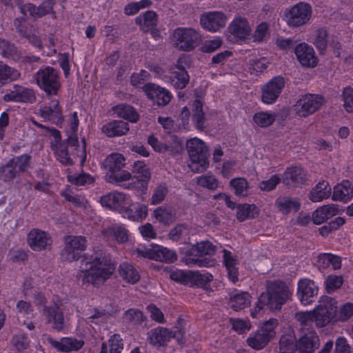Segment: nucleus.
<instances>
[{
    "label": "nucleus",
    "mask_w": 353,
    "mask_h": 353,
    "mask_svg": "<svg viewBox=\"0 0 353 353\" xmlns=\"http://www.w3.org/2000/svg\"><path fill=\"white\" fill-rule=\"evenodd\" d=\"M126 212L129 219L133 221H141L148 215V208L144 204H133L130 206Z\"/></svg>",
    "instance_id": "3c124183"
},
{
    "label": "nucleus",
    "mask_w": 353,
    "mask_h": 353,
    "mask_svg": "<svg viewBox=\"0 0 353 353\" xmlns=\"http://www.w3.org/2000/svg\"><path fill=\"white\" fill-rule=\"evenodd\" d=\"M338 209L334 204L325 205L318 208L312 214V221L316 225H320L327 219L338 214Z\"/></svg>",
    "instance_id": "c756f323"
},
{
    "label": "nucleus",
    "mask_w": 353,
    "mask_h": 353,
    "mask_svg": "<svg viewBox=\"0 0 353 353\" xmlns=\"http://www.w3.org/2000/svg\"><path fill=\"white\" fill-rule=\"evenodd\" d=\"M312 8L309 3L299 2L286 9L284 19L290 28H299L307 24L311 19Z\"/></svg>",
    "instance_id": "423d86ee"
},
{
    "label": "nucleus",
    "mask_w": 353,
    "mask_h": 353,
    "mask_svg": "<svg viewBox=\"0 0 353 353\" xmlns=\"http://www.w3.org/2000/svg\"><path fill=\"white\" fill-rule=\"evenodd\" d=\"M319 345V337L314 331L305 334L297 341V350L299 353H314Z\"/></svg>",
    "instance_id": "4be33fe9"
},
{
    "label": "nucleus",
    "mask_w": 353,
    "mask_h": 353,
    "mask_svg": "<svg viewBox=\"0 0 353 353\" xmlns=\"http://www.w3.org/2000/svg\"><path fill=\"white\" fill-rule=\"evenodd\" d=\"M20 77V72L0 61V85Z\"/></svg>",
    "instance_id": "a18cd8bd"
},
{
    "label": "nucleus",
    "mask_w": 353,
    "mask_h": 353,
    "mask_svg": "<svg viewBox=\"0 0 353 353\" xmlns=\"http://www.w3.org/2000/svg\"><path fill=\"white\" fill-rule=\"evenodd\" d=\"M223 262L228 271L229 279L235 283L239 280V270L237 259L231 252L223 250Z\"/></svg>",
    "instance_id": "c9c22d12"
},
{
    "label": "nucleus",
    "mask_w": 353,
    "mask_h": 353,
    "mask_svg": "<svg viewBox=\"0 0 353 353\" xmlns=\"http://www.w3.org/2000/svg\"><path fill=\"white\" fill-rule=\"evenodd\" d=\"M0 49L1 54L6 58L15 59L19 57L20 53L17 48L13 44L0 39Z\"/></svg>",
    "instance_id": "680f3d73"
},
{
    "label": "nucleus",
    "mask_w": 353,
    "mask_h": 353,
    "mask_svg": "<svg viewBox=\"0 0 353 353\" xmlns=\"http://www.w3.org/2000/svg\"><path fill=\"white\" fill-rule=\"evenodd\" d=\"M170 78L171 83L176 89L184 88L190 79L187 71H172Z\"/></svg>",
    "instance_id": "5fc2aeb1"
},
{
    "label": "nucleus",
    "mask_w": 353,
    "mask_h": 353,
    "mask_svg": "<svg viewBox=\"0 0 353 353\" xmlns=\"http://www.w3.org/2000/svg\"><path fill=\"white\" fill-rule=\"evenodd\" d=\"M32 122L35 126L43 129L46 132L52 137L50 148L57 160L61 163L65 165H72L77 158L79 159L81 163L85 162L86 159L85 138L81 140V145L77 143V146L71 147L68 142V139L62 141L61 133L58 130L46 127L33 119Z\"/></svg>",
    "instance_id": "f03ea898"
},
{
    "label": "nucleus",
    "mask_w": 353,
    "mask_h": 353,
    "mask_svg": "<svg viewBox=\"0 0 353 353\" xmlns=\"http://www.w3.org/2000/svg\"><path fill=\"white\" fill-rule=\"evenodd\" d=\"M61 194L67 201L72 203L75 207L86 208L88 205V200L84 196L75 194L70 190L67 189L63 191Z\"/></svg>",
    "instance_id": "603ef678"
},
{
    "label": "nucleus",
    "mask_w": 353,
    "mask_h": 353,
    "mask_svg": "<svg viewBox=\"0 0 353 353\" xmlns=\"http://www.w3.org/2000/svg\"><path fill=\"white\" fill-rule=\"evenodd\" d=\"M34 79L39 87L48 94H56L60 88L58 72L52 67L40 69L36 73Z\"/></svg>",
    "instance_id": "6e6552de"
},
{
    "label": "nucleus",
    "mask_w": 353,
    "mask_h": 353,
    "mask_svg": "<svg viewBox=\"0 0 353 353\" xmlns=\"http://www.w3.org/2000/svg\"><path fill=\"white\" fill-rule=\"evenodd\" d=\"M318 293V287L310 279H305L298 283V296L301 303L304 305L311 304Z\"/></svg>",
    "instance_id": "f3484780"
},
{
    "label": "nucleus",
    "mask_w": 353,
    "mask_h": 353,
    "mask_svg": "<svg viewBox=\"0 0 353 353\" xmlns=\"http://www.w3.org/2000/svg\"><path fill=\"white\" fill-rule=\"evenodd\" d=\"M275 119V114L265 112H257L253 117L254 123L261 128H266L271 125L274 122Z\"/></svg>",
    "instance_id": "4d7b16f0"
},
{
    "label": "nucleus",
    "mask_w": 353,
    "mask_h": 353,
    "mask_svg": "<svg viewBox=\"0 0 353 353\" xmlns=\"http://www.w3.org/2000/svg\"><path fill=\"white\" fill-rule=\"evenodd\" d=\"M14 24L19 34L26 38L30 43L36 47H41V41L39 37L35 33V29L32 25L26 23L24 18L16 19Z\"/></svg>",
    "instance_id": "5701e85b"
},
{
    "label": "nucleus",
    "mask_w": 353,
    "mask_h": 353,
    "mask_svg": "<svg viewBox=\"0 0 353 353\" xmlns=\"http://www.w3.org/2000/svg\"><path fill=\"white\" fill-rule=\"evenodd\" d=\"M32 157L28 154L14 157L7 163L0 166V180L5 183L12 182L17 179L16 185L19 189L23 188L29 190L31 189V183L25 179L19 178L21 172H26L30 167Z\"/></svg>",
    "instance_id": "7ed1b4c3"
},
{
    "label": "nucleus",
    "mask_w": 353,
    "mask_h": 353,
    "mask_svg": "<svg viewBox=\"0 0 353 353\" xmlns=\"http://www.w3.org/2000/svg\"><path fill=\"white\" fill-rule=\"evenodd\" d=\"M307 181V172L299 166L288 168L282 175V182L288 188L301 187L306 184Z\"/></svg>",
    "instance_id": "f8f14e48"
},
{
    "label": "nucleus",
    "mask_w": 353,
    "mask_h": 353,
    "mask_svg": "<svg viewBox=\"0 0 353 353\" xmlns=\"http://www.w3.org/2000/svg\"><path fill=\"white\" fill-rule=\"evenodd\" d=\"M292 294L286 284L281 281H268L266 291L261 294L257 301V307L262 310L268 306L272 311L280 310L290 299Z\"/></svg>",
    "instance_id": "20e7f679"
},
{
    "label": "nucleus",
    "mask_w": 353,
    "mask_h": 353,
    "mask_svg": "<svg viewBox=\"0 0 353 353\" xmlns=\"http://www.w3.org/2000/svg\"><path fill=\"white\" fill-rule=\"evenodd\" d=\"M325 102L324 97L321 95L304 94L294 104V111L300 117H307L319 110Z\"/></svg>",
    "instance_id": "0eeeda50"
},
{
    "label": "nucleus",
    "mask_w": 353,
    "mask_h": 353,
    "mask_svg": "<svg viewBox=\"0 0 353 353\" xmlns=\"http://www.w3.org/2000/svg\"><path fill=\"white\" fill-rule=\"evenodd\" d=\"M67 123L66 133L68 134V142L70 144L71 147H75L79 143L77 132L79 120L77 112H72L69 116Z\"/></svg>",
    "instance_id": "2f4dec72"
},
{
    "label": "nucleus",
    "mask_w": 353,
    "mask_h": 353,
    "mask_svg": "<svg viewBox=\"0 0 353 353\" xmlns=\"http://www.w3.org/2000/svg\"><path fill=\"white\" fill-rule=\"evenodd\" d=\"M193 116L192 119L199 130L205 128V117L203 111V104L200 100H195L192 104Z\"/></svg>",
    "instance_id": "864d4df0"
},
{
    "label": "nucleus",
    "mask_w": 353,
    "mask_h": 353,
    "mask_svg": "<svg viewBox=\"0 0 353 353\" xmlns=\"http://www.w3.org/2000/svg\"><path fill=\"white\" fill-rule=\"evenodd\" d=\"M285 86L281 77H275L268 81L262 88V101L266 104H272L281 94Z\"/></svg>",
    "instance_id": "ddd939ff"
},
{
    "label": "nucleus",
    "mask_w": 353,
    "mask_h": 353,
    "mask_svg": "<svg viewBox=\"0 0 353 353\" xmlns=\"http://www.w3.org/2000/svg\"><path fill=\"white\" fill-rule=\"evenodd\" d=\"M125 165V159L119 153H112L108 155L103 162V167L106 169L108 173H113L120 171Z\"/></svg>",
    "instance_id": "e433bc0d"
},
{
    "label": "nucleus",
    "mask_w": 353,
    "mask_h": 353,
    "mask_svg": "<svg viewBox=\"0 0 353 353\" xmlns=\"http://www.w3.org/2000/svg\"><path fill=\"white\" fill-rule=\"evenodd\" d=\"M297 350V341L293 332L281 336L279 341L281 353H293Z\"/></svg>",
    "instance_id": "a19ab883"
},
{
    "label": "nucleus",
    "mask_w": 353,
    "mask_h": 353,
    "mask_svg": "<svg viewBox=\"0 0 353 353\" xmlns=\"http://www.w3.org/2000/svg\"><path fill=\"white\" fill-rule=\"evenodd\" d=\"M251 303V296L246 292H233L230 294L229 304L235 311L248 307Z\"/></svg>",
    "instance_id": "72a5a7b5"
},
{
    "label": "nucleus",
    "mask_w": 353,
    "mask_h": 353,
    "mask_svg": "<svg viewBox=\"0 0 353 353\" xmlns=\"http://www.w3.org/2000/svg\"><path fill=\"white\" fill-rule=\"evenodd\" d=\"M114 269L110 256L103 250L97 249L90 256L88 254L84 256L77 279L83 285H99L110 277Z\"/></svg>",
    "instance_id": "f257e3e1"
},
{
    "label": "nucleus",
    "mask_w": 353,
    "mask_h": 353,
    "mask_svg": "<svg viewBox=\"0 0 353 353\" xmlns=\"http://www.w3.org/2000/svg\"><path fill=\"white\" fill-rule=\"evenodd\" d=\"M114 112L118 117L128 120L132 123H136L139 118V114L131 105L120 104L114 108Z\"/></svg>",
    "instance_id": "37998d69"
},
{
    "label": "nucleus",
    "mask_w": 353,
    "mask_h": 353,
    "mask_svg": "<svg viewBox=\"0 0 353 353\" xmlns=\"http://www.w3.org/2000/svg\"><path fill=\"white\" fill-rule=\"evenodd\" d=\"M276 208L283 214H288L292 212H297L301 203L298 199L289 196H280L274 203Z\"/></svg>",
    "instance_id": "a878e982"
},
{
    "label": "nucleus",
    "mask_w": 353,
    "mask_h": 353,
    "mask_svg": "<svg viewBox=\"0 0 353 353\" xmlns=\"http://www.w3.org/2000/svg\"><path fill=\"white\" fill-rule=\"evenodd\" d=\"M145 319L142 312L138 309H129L123 314V320L133 325L141 324Z\"/></svg>",
    "instance_id": "052dcab7"
},
{
    "label": "nucleus",
    "mask_w": 353,
    "mask_h": 353,
    "mask_svg": "<svg viewBox=\"0 0 353 353\" xmlns=\"http://www.w3.org/2000/svg\"><path fill=\"white\" fill-rule=\"evenodd\" d=\"M230 185L234 188L238 196H246L248 194V182L243 178H236L230 181Z\"/></svg>",
    "instance_id": "13d9d810"
},
{
    "label": "nucleus",
    "mask_w": 353,
    "mask_h": 353,
    "mask_svg": "<svg viewBox=\"0 0 353 353\" xmlns=\"http://www.w3.org/2000/svg\"><path fill=\"white\" fill-rule=\"evenodd\" d=\"M279 325L278 320L276 319H270L265 321L259 330L263 332L270 341L276 336L275 329Z\"/></svg>",
    "instance_id": "0e129e2a"
},
{
    "label": "nucleus",
    "mask_w": 353,
    "mask_h": 353,
    "mask_svg": "<svg viewBox=\"0 0 353 353\" xmlns=\"http://www.w3.org/2000/svg\"><path fill=\"white\" fill-rule=\"evenodd\" d=\"M343 107L349 113H353V89L346 87L343 92Z\"/></svg>",
    "instance_id": "774afa93"
},
{
    "label": "nucleus",
    "mask_w": 353,
    "mask_h": 353,
    "mask_svg": "<svg viewBox=\"0 0 353 353\" xmlns=\"http://www.w3.org/2000/svg\"><path fill=\"white\" fill-rule=\"evenodd\" d=\"M102 132L109 137L125 135L129 131L128 123L123 121H112L103 125Z\"/></svg>",
    "instance_id": "c85d7f7f"
},
{
    "label": "nucleus",
    "mask_w": 353,
    "mask_h": 353,
    "mask_svg": "<svg viewBox=\"0 0 353 353\" xmlns=\"http://www.w3.org/2000/svg\"><path fill=\"white\" fill-rule=\"evenodd\" d=\"M154 219L160 223L170 225L175 221L174 210L168 207L161 206L153 212Z\"/></svg>",
    "instance_id": "79ce46f5"
},
{
    "label": "nucleus",
    "mask_w": 353,
    "mask_h": 353,
    "mask_svg": "<svg viewBox=\"0 0 353 353\" xmlns=\"http://www.w3.org/2000/svg\"><path fill=\"white\" fill-rule=\"evenodd\" d=\"M39 114L44 120L54 123L57 124L63 121L61 108L57 100H52L49 105L41 107Z\"/></svg>",
    "instance_id": "b1692460"
},
{
    "label": "nucleus",
    "mask_w": 353,
    "mask_h": 353,
    "mask_svg": "<svg viewBox=\"0 0 353 353\" xmlns=\"http://www.w3.org/2000/svg\"><path fill=\"white\" fill-rule=\"evenodd\" d=\"M189 274V284L199 287H205L213 279V276L209 272L202 274L199 271L190 270Z\"/></svg>",
    "instance_id": "de8ad7c7"
},
{
    "label": "nucleus",
    "mask_w": 353,
    "mask_h": 353,
    "mask_svg": "<svg viewBox=\"0 0 353 353\" xmlns=\"http://www.w3.org/2000/svg\"><path fill=\"white\" fill-rule=\"evenodd\" d=\"M316 265L319 270H325L330 265L334 270H338L341 267V259L336 255L322 253L318 256Z\"/></svg>",
    "instance_id": "4c0bfd02"
},
{
    "label": "nucleus",
    "mask_w": 353,
    "mask_h": 353,
    "mask_svg": "<svg viewBox=\"0 0 353 353\" xmlns=\"http://www.w3.org/2000/svg\"><path fill=\"white\" fill-rule=\"evenodd\" d=\"M187 150L190 157V169L195 173L205 172L209 167V152L205 143L196 137L188 140Z\"/></svg>",
    "instance_id": "39448f33"
},
{
    "label": "nucleus",
    "mask_w": 353,
    "mask_h": 353,
    "mask_svg": "<svg viewBox=\"0 0 353 353\" xmlns=\"http://www.w3.org/2000/svg\"><path fill=\"white\" fill-rule=\"evenodd\" d=\"M106 180L109 183H115L125 188L132 189L139 184L138 177L133 176L128 171H117L113 173H107Z\"/></svg>",
    "instance_id": "a211bd4d"
},
{
    "label": "nucleus",
    "mask_w": 353,
    "mask_h": 353,
    "mask_svg": "<svg viewBox=\"0 0 353 353\" xmlns=\"http://www.w3.org/2000/svg\"><path fill=\"white\" fill-rule=\"evenodd\" d=\"M331 191L332 188L328 182L322 181L312 189L308 197L312 202H321L330 196Z\"/></svg>",
    "instance_id": "473e14b6"
},
{
    "label": "nucleus",
    "mask_w": 353,
    "mask_h": 353,
    "mask_svg": "<svg viewBox=\"0 0 353 353\" xmlns=\"http://www.w3.org/2000/svg\"><path fill=\"white\" fill-rule=\"evenodd\" d=\"M172 337V332L163 327L152 329L148 332V341L153 345H164Z\"/></svg>",
    "instance_id": "bb28decb"
},
{
    "label": "nucleus",
    "mask_w": 353,
    "mask_h": 353,
    "mask_svg": "<svg viewBox=\"0 0 353 353\" xmlns=\"http://www.w3.org/2000/svg\"><path fill=\"white\" fill-rule=\"evenodd\" d=\"M269 342L270 340L268 337L259 330L255 332L251 333L247 339L248 345L250 347L257 350L265 347Z\"/></svg>",
    "instance_id": "c03bdc74"
},
{
    "label": "nucleus",
    "mask_w": 353,
    "mask_h": 353,
    "mask_svg": "<svg viewBox=\"0 0 353 353\" xmlns=\"http://www.w3.org/2000/svg\"><path fill=\"white\" fill-rule=\"evenodd\" d=\"M48 342L59 352H70L77 351L82 347L84 342L73 338H63L60 341H56L51 337L47 339Z\"/></svg>",
    "instance_id": "393cba45"
},
{
    "label": "nucleus",
    "mask_w": 353,
    "mask_h": 353,
    "mask_svg": "<svg viewBox=\"0 0 353 353\" xmlns=\"http://www.w3.org/2000/svg\"><path fill=\"white\" fill-rule=\"evenodd\" d=\"M258 214L257 208L254 204L244 203L237 205L236 218L240 221L253 219Z\"/></svg>",
    "instance_id": "49530a36"
},
{
    "label": "nucleus",
    "mask_w": 353,
    "mask_h": 353,
    "mask_svg": "<svg viewBox=\"0 0 353 353\" xmlns=\"http://www.w3.org/2000/svg\"><path fill=\"white\" fill-rule=\"evenodd\" d=\"M334 299L330 297H326L318 306L313 310L315 316L314 322L318 327H323L331 322H334Z\"/></svg>",
    "instance_id": "9d476101"
},
{
    "label": "nucleus",
    "mask_w": 353,
    "mask_h": 353,
    "mask_svg": "<svg viewBox=\"0 0 353 353\" xmlns=\"http://www.w3.org/2000/svg\"><path fill=\"white\" fill-rule=\"evenodd\" d=\"M101 205L110 210H121L128 205V199L125 194L112 192L101 196L100 199Z\"/></svg>",
    "instance_id": "aec40b11"
},
{
    "label": "nucleus",
    "mask_w": 353,
    "mask_h": 353,
    "mask_svg": "<svg viewBox=\"0 0 353 353\" xmlns=\"http://www.w3.org/2000/svg\"><path fill=\"white\" fill-rule=\"evenodd\" d=\"M215 250L216 247L208 241L197 243L192 249L193 254L198 256H212Z\"/></svg>",
    "instance_id": "8fccbe9b"
},
{
    "label": "nucleus",
    "mask_w": 353,
    "mask_h": 353,
    "mask_svg": "<svg viewBox=\"0 0 353 353\" xmlns=\"http://www.w3.org/2000/svg\"><path fill=\"white\" fill-rule=\"evenodd\" d=\"M119 273L124 281L131 284L137 283L140 279L139 274L133 265L127 262L119 265Z\"/></svg>",
    "instance_id": "58836bf2"
},
{
    "label": "nucleus",
    "mask_w": 353,
    "mask_h": 353,
    "mask_svg": "<svg viewBox=\"0 0 353 353\" xmlns=\"http://www.w3.org/2000/svg\"><path fill=\"white\" fill-rule=\"evenodd\" d=\"M334 322L337 321H345L348 320L353 314V304L351 303H347L342 307L337 310L336 302L334 299Z\"/></svg>",
    "instance_id": "09e8293b"
},
{
    "label": "nucleus",
    "mask_w": 353,
    "mask_h": 353,
    "mask_svg": "<svg viewBox=\"0 0 353 353\" xmlns=\"http://www.w3.org/2000/svg\"><path fill=\"white\" fill-rule=\"evenodd\" d=\"M43 315L46 317L48 323H52V327L61 331L65 325L63 309L61 305L54 303L52 305H45L43 308Z\"/></svg>",
    "instance_id": "2eb2a0df"
},
{
    "label": "nucleus",
    "mask_w": 353,
    "mask_h": 353,
    "mask_svg": "<svg viewBox=\"0 0 353 353\" xmlns=\"http://www.w3.org/2000/svg\"><path fill=\"white\" fill-rule=\"evenodd\" d=\"M327 30L325 28H319L315 31L313 43L321 53H323L327 48Z\"/></svg>",
    "instance_id": "6e6d98bb"
},
{
    "label": "nucleus",
    "mask_w": 353,
    "mask_h": 353,
    "mask_svg": "<svg viewBox=\"0 0 353 353\" xmlns=\"http://www.w3.org/2000/svg\"><path fill=\"white\" fill-rule=\"evenodd\" d=\"M135 21L143 31L147 32L157 26V16L154 11L148 10L137 17Z\"/></svg>",
    "instance_id": "ea45409f"
},
{
    "label": "nucleus",
    "mask_w": 353,
    "mask_h": 353,
    "mask_svg": "<svg viewBox=\"0 0 353 353\" xmlns=\"http://www.w3.org/2000/svg\"><path fill=\"white\" fill-rule=\"evenodd\" d=\"M27 241L28 245L34 251L46 250L51 245L50 236L44 231L34 228L28 234Z\"/></svg>",
    "instance_id": "dca6fc26"
},
{
    "label": "nucleus",
    "mask_w": 353,
    "mask_h": 353,
    "mask_svg": "<svg viewBox=\"0 0 353 353\" xmlns=\"http://www.w3.org/2000/svg\"><path fill=\"white\" fill-rule=\"evenodd\" d=\"M353 196V187L349 181H343L334 186L332 199L334 201H347Z\"/></svg>",
    "instance_id": "f704fd0d"
},
{
    "label": "nucleus",
    "mask_w": 353,
    "mask_h": 353,
    "mask_svg": "<svg viewBox=\"0 0 353 353\" xmlns=\"http://www.w3.org/2000/svg\"><path fill=\"white\" fill-rule=\"evenodd\" d=\"M65 243L79 253L84 251L87 247V240L82 236H69L65 239Z\"/></svg>",
    "instance_id": "bf43d9fd"
},
{
    "label": "nucleus",
    "mask_w": 353,
    "mask_h": 353,
    "mask_svg": "<svg viewBox=\"0 0 353 353\" xmlns=\"http://www.w3.org/2000/svg\"><path fill=\"white\" fill-rule=\"evenodd\" d=\"M173 39L179 49L190 51L199 43L201 35L192 28H177L173 32Z\"/></svg>",
    "instance_id": "1a4fd4ad"
},
{
    "label": "nucleus",
    "mask_w": 353,
    "mask_h": 353,
    "mask_svg": "<svg viewBox=\"0 0 353 353\" xmlns=\"http://www.w3.org/2000/svg\"><path fill=\"white\" fill-rule=\"evenodd\" d=\"M143 88L148 98L159 106L168 105L172 97L169 90L154 83H147Z\"/></svg>",
    "instance_id": "4468645a"
},
{
    "label": "nucleus",
    "mask_w": 353,
    "mask_h": 353,
    "mask_svg": "<svg viewBox=\"0 0 353 353\" xmlns=\"http://www.w3.org/2000/svg\"><path fill=\"white\" fill-rule=\"evenodd\" d=\"M196 182L199 185L212 190H216L219 186L217 179L212 175L200 176L196 178Z\"/></svg>",
    "instance_id": "338daca9"
},
{
    "label": "nucleus",
    "mask_w": 353,
    "mask_h": 353,
    "mask_svg": "<svg viewBox=\"0 0 353 353\" xmlns=\"http://www.w3.org/2000/svg\"><path fill=\"white\" fill-rule=\"evenodd\" d=\"M104 236L108 239L115 240L119 243H124L128 241L129 233L123 226L114 225L103 230Z\"/></svg>",
    "instance_id": "7c9ffc66"
},
{
    "label": "nucleus",
    "mask_w": 353,
    "mask_h": 353,
    "mask_svg": "<svg viewBox=\"0 0 353 353\" xmlns=\"http://www.w3.org/2000/svg\"><path fill=\"white\" fill-rule=\"evenodd\" d=\"M295 54L301 63L305 67L314 68L317 64V58L313 48L305 43L297 45L294 48Z\"/></svg>",
    "instance_id": "6ab92c4d"
},
{
    "label": "nucleus",
    "mask_w": 353,
    "mask_h": 353,
    "mask_svg": "<svg viewBox=\"0 0 353 353\" xmlns=\"http://www.w3.org/2000/svg\"><path fill=\"white\" fill-rule=\"evenodd\" d=\"M150 259L165 263H173L177 259L175 252L159 245L152 246Z\"/></svg>",
    "instance_id": "cd10ccee"
},
{
    "label": "nucleus",
    "mask_w": 353,
    "mask_h": 353,
    "mask_svg": "<svg viewBox=\"0 0 353 353\" xmlns=\"http://www.w3.org/2000/svg\"><path fill=\"white\" fill-rule=\"evenodd\" d=\"M231 36L243 40L250 35L251 27L248 20L241 16L235 17L228 27Z\"/></svg>",
    "instance_id": "412c9836"
},
{
    "label": "nucleus",
    "mask_w": 353,
    "mask_h": 353,
    "mask_svg": "<svg viewBox=\"0 0 353 353\" xmlns=\"http://www.w3.org/2000/svg\"><path fill=\"white\" fill-rule=\"evenodd\" d=\"M70 182L76 185H85L94 183V178L86 173L74 174L68 176Z\"/></svg>",
    "instance_id": "69168bd1"
},
{
    "label": "nucleus",
    "mask_w": 353,
    "mask_h": 353,
    "mask_svg": "<svg viewBox=\"0 0 353 353\" xmlns=\"http://www.w3.org/2000/svg\"><path fill=\"white\" fill-rule=\"evenodd\" d=\"M227 20V16L222 12H207L201 15L200 24L205 30L214 32L223 28Z\"/></svg>",
    "instance_id": "9b49d317"
},
{
    "label": "nucleus",
    "mask_w": 353,
    "mask_h": 353,
    "mask_svg": "<svg viewBox=\"0 0 353 353\" xmlns=\"http://www.w3.org/2000/svg\"><path fill=\"white\" fill-rule=\"evenodd\" d=\"M18 102L33 103L36 100L34 91L32 89L16 85Z\"/></svg>",
    "instance_id": "e2e57ef3"
}]
</instances>
